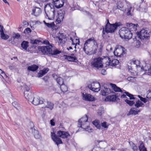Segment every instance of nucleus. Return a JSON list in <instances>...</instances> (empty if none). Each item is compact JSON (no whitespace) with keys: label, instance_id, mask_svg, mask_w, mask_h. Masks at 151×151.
I'll list each match as a JSON object with an SVG mask.
<instances>
[{"label":"nucleus","instance_id":"f257e3e1","mask_svg":"<svg viewBox=\"0 0 151 151\" xmlns=\"http://www.w3.org/2000/svg\"><path fill=\"white\" fill-rule=\"evenodd\" d=\"M53 1L54 5L49 3L47 4L44 7L46 15L50 19H54L56 9L62 7L64 3L63 0H53Z\"/></svg>","mask_w":151,"mask_h":151},{"label":"nucleus","instance_id":"f03ea898","mask_svg":"<svg viewBox=\"0 0 151 151\" xmlns=\"http://www.w3.org/2000/svg\"><path fill=\"white\" fill-rule=\"evenodd\" d=\"M57 134L58 136L54 133L53 131L51 132V138L57 145L59 144L63 143L61 139L59 137L65 139L67 138L70 136L68 132L60 130L58 131Z\"/></svg>","mask_w":151,"mask_h":151},{"label":"nucleus","instance_id":"7ed1b4c3","mask_svg":"<svg viewBox=\"0 0 151 151\" xmlns=\"http://www.w3.org/2000/svg\"><path fill=\"white\" fill-rule=\"evenodd\" d=\"M95 40L94 38L92 37L86 40L84 44L83 50L86 54L88 55L94 54L96 53L95 49L92 50V46L94 45Z\"/></svg>","mask_w":151,"mask_h":151},{"label":"nucleus","instance_id":"20e7f679","mask_svg":"<svg viewBox=\"0 0 151 151\" xmlns=\"http://www.w3.org/2000/svg\"><path fill=\"white\" fill-rule=\"evenodd\" d=\"M52 45L47 46H42L38 47L40 51L43 54H50L52 55H55L59 54L60 52L57 49L53 50Z\"/></svg>","mask_w":151,"mask_h":151},{"label":"nucleus","instance_id":"39448f33","mask_svg":"<svg viewBox=\"0 0 151 151\" xmlns=\"http://www.w3.org/2000/svg\"><path fill=\"white\" fill-rule=\"evenodd\" d=\"M108 59V58L104 57L103 58L100 57L94 58L92 60L91 62V65L93 68L97 69L102 68L106 60Z\"/></svg>","mask_w":151,"mask_h":151},{"label":"nucleus","instance_id":"423d86ee","mask_svg":"<svg viewBox=\"0 0 151 151\" xmlns=\"http://www.w3.org/2000/svg\"><path fill=\"white\" fill-rule=\"evenodd\" d=\"M122 25V23L120 22H116L113 24L107 23L105 27L103 28V37H104L106 33L114 32L117 27Z\"/></svg>","mask_w":151,"mask_h":151},{"label":"nucleus","instance_id":"0eeeda50","mask_svg":"<svg viewBox=\"0 0 151 151\" xmlns=\"http://www.w3.org/2000/svg\"><path fill=\"white\" fill-rule=\"evenodd\" d=\"M120 37L122 38L129 39L132 37V34L130 31L126 27H123L119 30V32Z\"/></svg>","mask_w":151,"mask_h":151},{"label":"nucleus","instance_id":"6e6552de","mask_svg":"<svg viewBox=\"0 0 151 151\" xmlns=\"http://www.w3.org/2000/svg\"><path fill=\"white\" fill-rule=\"evenodd\" d=\"M151 35L150 31L148 28H145L142 29L138 33V36L141 39H148Z\"/></svg>","mask_w":151,"mask_h":151},{"label":"nucleus","instance_id":"1a4fd4ad","mask_svg":"<svg viewBox=\"0 0 151 151\" xmlns=\"http://www.w3.org/2000/svg\"><path fill=\"white\" fill-rule=\"evenodd\" d=\"M88 118L87 115L82 117L78 121L79 124L78 127H81L84 129L86 131H88L89 132H91L93 131V129L91 128L90 127L87 126L86 127L84 126L85 123L87 122Z\"/></svg>","mask_w":151,"mask_h":151},{"label":"nucleus","instance_id":"9d476101","mask_svg":"<svg viewBox=\"0 0 151 151\" xmlns=\"http://www.w3.org/2000/svg\"><path fill=\"white\" fill-rule=\"evenodd\" d=\"M125 49L123 47L119 46L116 48L114 52L115 56L120 58L122 57L125 53Z\"/></svg>","mask_w":151,"mask_h":151},{"label":"nucleus","instance_id":"9b49d317","mask_svg":"<svg viewBox=\"0 0 151 151\" xmlns=\"http://www.w3.org/2000/svg\"><path fill=\"white\" fill-rule=\"evenodd\" d=\"M88 88L95 92H98L100 89V84L97 81L93 82L88 85Z\"/></svg>","mask_w":151,"mask_h":151},{"label":"nucleus","instance_id":"f8f14e48","mask_svg":"<svg viewBox=\"0 0 151 151\" xmlns=\"http://www.w3.org/2000/svg\"><path fill=\"white\" fill-rule=\"evenodd\" d=\"M30 97H31V99L32 100H31L30 99H26L28 100L29 101L35 105H38L39 104H42L43 103V101L42 100H40V98L39 97H31V96H30Z\"/></svg>","mask_w":151,"mask_h":151},{"label":"nucleus","instance_id":"ddd939ff","mask_svg":"<svg viewBox=\"0 0 151 151\" xmlns=\"http://www.w3.org/2000/svg\"><path fill=\"white\" fill-rule=\"evenodd\" d=\"M83 99V100L88 101H94L95 98L93 96L90 94L85 93H83L82 94Z\"/></svg>","mask_w":151,"mask_h":151},{"label":"nucleus","instance_id":"4468645a","mask_svg":"<svg viewBox=\"0 0 151 151\" xmlns=\"http://www.w3.org/2000/svg\"><path fill=\"white\" fill-rule=\"evenodd\" d=\"M23 86L24 88V89L25 90V91L24 92V96L25 98L26 99H30L31 100L32 99H31V98L28 97V95H31V93L29 91V87L25 84H24Z\"/></svg>","mask_w":151,"mask_h":151},{"label":"nucleus","instance_id":"2eb2a0df","mask_svg":"<svg viewBox=\"0 0 151 151\" xmlns=\"http://www.w3.org/2000/svg\"><path fill=\"white\" fill-rule=\"evenodd\" d=\"M41 12V11L40 8L35 7L32 9V14L37 17L40 14Z\"/></svg>","mask_w":151,"mask_h":151},{"label":"nucleus","instance_id":"dca6fc26","mask_svg":"<svg viewBox=\"0 0 151 151\" xmlns=\"http://www.w3.org/2000/svg\"><path fill=\"white\" fill-rule=\"evenodd\" d=\"M64 56L65 59L70 62H76L78 61L77 58L76 56H71L66 55H64Z\"/></svg>","mask_w":151,"mask_h":151},{"label":"nucleus","instance_id":"f3484780","mask_svg":"<svg viewBox=\"0 0 151 151\" xmlns=\"http://www.w3.org/2000/svg\"><path fill=\"white\" fill-rule=\"evenodd\" d=\"M140 111V109H136L134 108H131L127 114V115H135Z\"/></svg>","mask_w":151,"mask_h":151},{"label":"nucleus","instance_id":"a211bd4d","mask_svg":"<svg viewBox=\"0 0 151 151\" xmlns=\"http://www.w3.org/2000/svg\"><path fill=\"white\" fill-rule=\"evenodd\" d=\"M49 70L48 68H44L43 70H40L39 73H38V77H41L46 73Z\"/></svg>","mask_w":151,"mask_h":151},{"label":"nucleus","instance_id":"6ab92c4d","mask_svg":"<svg viewBox=\"0 0 151 151\" xmlns=\"http://www.w3.org/2000/svg\"><path fill=\"white\" fill-rule=\"evenodd\" d=\"M126 25L129 28L132 30L136 31L137 30V26H138V25L136 24L135 25V24L132 23H127Z\"/></svg>","mask_w":151,"mask_h":151},{"label":"nucleus","instance_id":"aec40b11","mask_svg":"<svg viewBox=\"0 0 151 151\" xmlns=\"http://www.w3.org/2000/svg\"><path fill=\"white\" fill-rule=\"evenodd\" d=\"M110 92V89L104 87L102 88L101 93L103 96H106L108 95Z\"/></svg>","mask_w":151,"mask_h":151},{"label":"nucleus","instance_id":"412c9836","mask_svg":"<svg viewBox=\"0 0 151 151\" xmlns=\"http://www.w3.org/2000/svg\"><path fill=\"white\" fill-rule=\"evenodd\" d=\"M44 104L45 105V107L49 108L51 110L53 109V108L54 104L53 103L50 102L44 101Z\"/></svg>","mask_w":151,"mask_h":151},{"label":"nucleus","instance_id":"4be33fe9","mask_svg":"<svg viewBox=\"0 0 151 151\" xmlns=\"http://www.w3.org/2000/svg\"><path fill=\"white\" fill-rule=\"evenodd\" d=\"M117 97L115 95H112L107 96L105 99V100L107 101H115Z\"/></svg>","mask_w":151,"mask_h":151},{"label":"nucleus","instance_id":"5701e85b","mask_svg":"<svg viewBox=\"0 0 151 151\" xmlns=\"http://www.w3.org/2000/svg\"><path fill=\"white\" fill-rule=\"evenodd\" d=\"M38 66L34 64L28 67L27 70L29 71H36L38 68Z\"/></svg>","mask_w":151,"mask_h":151},{"label":"nucleus","instance_id":"b1692460","mask_svg":"<svg viewBox=\"0 0 151 151\" xmlns=\"http://www.w3.org/2000/svg\"><path fill=\"white\" fill-rule=\"evenodd\" d=\"M134 101H135V103L134 104V106L137 108L144 106V104L138 99L134 100Z\"/></svg>","mask_w":151,"mask_h":151},{"label":"nucleus","instance_id":"393cba45","mask_svg":"<svg viewBox=\"0 0 151 151\" xmlns=\"http://www.w3.org/2000/svg\"><path fill=\"white\" fill-rule=\"evenodd\" d=\"M110 85L115 91L122 92V91L120 88L117 86L115 84L111 83L110 84Z\"/></svg>","mask_w":151,"mask_h":151},{"label":"nucleus","instance_id":"a878e982","mask_svg":"<svg viewBox=\"0 0 151 151\" xmlns=\"http://www.w3.org/2000/svg\"><path fill=\"white\" fill-rule=\"evenodd\" d=\"M125 94H123L122 95L121 97V98H126V95L129 97L130 99H135V98L134 97V96L131 94H129L128 92H125Z\"/></svg>","mask_w":151,"mask_h":151},{"label":"nucleus","instance_id":"bb28decb","mask_svg":"<svg viewBox=\"0 0 151 151\" xmlns=\"http://www.w3.org/2000/svg\"><path fill=\"white\" fill-rule=\"evenodd\" d=\"M29 43L27 41H23L22 42L21 45L22 47L25 50H27V48L28 46Z\"/></svg>","mask_w":151,"mask_h":151},{"label":"nucleus","instance_id":"cd10ccee","mask_svg":"<svg viewBox=\"0 0 151 151\" xmlns=\"http://www.w3.org/2000/svg\"><path fill=\"white\" fill-rule=\"evenodd\" d=\"M119 63V61L116 59L111 60V66H115Z\"/></svg>","mask_w":151,"mask_h":151},{"label":"nucleus","instance_id":"c85d7f7f","mask_svg":"<svg viewBox=\"0 0 151 151\" xmlns=\"http://www.w3.org/2000/svg\"><path fill=\"white\" fill-rule=\"evenodd\" d=\"M129 143L130 146L132 147V149L134 151H138L137 147L132 142L130 141L129 142Z\"/></svg>","mask_w":151,"mask_h":151},{"label":"nucleus","instance_id":"c756f323","mask_svg":"<svg viewBox=\"0 0 151 151\" xmlns=\"http://www.w3.org/2000/svg\"><path fill=\"white\" fill-rule=\"evenodd\" d=\"M105 58H107L108 59H106V61L104 62V63H105L106 67H107L109 66H111V59L110 58L108 57H105Z\"/></svg>","mask_w":151,"mask_h":151},{"label":"nucleus","instance_id":"7c9ffc66","mask_svg":"<svg viewBox=\"0 0 151 151\" xmlns=\"http://www.w3.org/2000/svg\"><path fill=\"white\" fill-rule=\"evenodd\" d=\"M139 149L140 151H147L142 142H141L140 145L139 147Z\"/></svg>","mask_w":151,"mask_h":151},{"label":"nucleus","instance_id":"2f4dec72","mask_svg":"<svg viewBox=\"0 0 151 151\" xmlns=\"http://www.w3.org/2000/svg\"><path fill=\"white\" fill-rule=\"evenodd\" d=\"M60 89L63 92H66L68 90V87L65 85L63 84L60 85Z\"/></svg>","mask_w":151,"mask_h":151},{"label":"nucleus","instance_id":"473e14b6","mask_svg":"<svg viewBox=\"0 0 151 151\" xmlns=\"http://www.w3.org/2000/svg\"><path fill=\"white\" fill-rule=\"evenodd\" d=\"M1 37L3 39L7 40L9 37V36L8 35L4 33V31L1 33Z\"/></svg>","mask_w":151,"mask_h":151},{"label":"nucleus","instance_id":"72a5a7b5","mask_svg":"<svg viewBox=\"0 0 151 151\" xmlns=\"http://www.w3.org/2000/svg\"><path fill=\"white\" fill-rule=\"evenodd\" d=\"M134 65H135L137 68H140L141 66L140 65V62L138 60H133L132 61Z\"/></svg>","mask_w":151,"mask_h":151},{"label":"nucleus","instance_id":"f704fd0d","mask_svg":"<svg viewBox=\"0 0 151 151\" xmlns=\"http://www.w3.org/2000/svg\"><path fill=\"white\" fill-rule=\"evenodd\" d=\"M34 135L35 138L36 139H40L41 137L38 131L37 130H34Z\"/></svg>","mask_w":151,"mask_h":151},{"label":"nucleus","instance_id":"c9c22d12","mask_svg":"<svg viewBox=\"0 0 151 151\" xmlns=\"http://www.w3.org/2000/svg\"><path fill=\"white\" fill-rule=\"evenodd\" d=\"M57 83L60 85H62L63 84V79L60 77H59L56 79Z\"/></svg>","mask_w":151,"mask_h":151},{"label":"nucleus","instance_id":"e433bc0d","mask_svg":"<svg viewBox=\"0 0 151 151\" xmlns=\"http://www.w3.org/2000/svg\"><path fill=\"white\" fill-rule=\"evenodd\" d=\"M43 22L45 24L48 28H51L54 27L55 25L53 22H52L50 23H46L45 21H43Z\"/></svg>","mask_w":151,"mask_h":151},{"label":"nucleus","instance_id":"4c0bfd02","mask_svg":"<svg viewBox=\"0 0 151 151\" xmlns=\"http://www.w3.org/2000/svg\"><path fill=\"white\" fill-rule=\"evenodd\" d=\"M99 123V121L97 120H95L93 122V124L98 129H100V125Z\"/></svg>","mask_w":151,"mask_h":151},{"label":"nucleus","instance_id":"58836bf2","mask_svg":"<svg viewBox=\"0 0 151 151\" xmlns=\"http://www.w3.org/2000/svg\"><path fill=\"white\" fill-rule=\"evenodd\" d=\"M64 16L63 13L62 14H59L58 13V20L61 22L63 21L64 18Z\"/></svg>","mask_w":151,"mask_h":151},{"label":"nucleus","instance_id":"ea45409f","mask_svg":"<svg viewBox=\"0 0 151 151\" xmlns=\"http://www.w3.org/2000/svg\"><path fill=\"white\" fill-rule=\"evenodd\" d=\"M125 101L127 104L129 105L130 106H132L135 103V101H130L127 99L125 100Z\"/></svg>","mask_w":151,"mask_h":151},{"label":"nucleus","instance_id":"a19ab883","mask_svg":"<svg viewBox=\"0 0 151 151\" xmlns=\"http://www.w3.org/2000/svg\"><path fill=\"white\" fill-rule=\"evenodd\" d=\"M56 39L59 44L63 43V40L62 38H61L60 36H56Z\"/></svg>","mask_w":151,"mask_h":151},{"label":"nucleus","instance_id":"79ce46f5","mask_svg":"<svg viewBox=\"0 0 151 151\" xmlns=\"http://www.w3.org/2000/svg\"><path fill=\"white\" fill-rule=\"evenodd\" d=\"M138 97L140 99V100L144 103H146L147 101V99H146L145 98H143L140 96H138Z\"/></svg>","mask_w":151,"mask_h":151},{"label":"nucleus","instance_id":"37998d69","mask_svg":"<svg viewBox=\"0 0 151 151\" xmlns=\"http://www.w3.org/2000/svg\"><path fill=\"white\" fill-rule=\"evenodd\" d=\"M17 103V102L14 101L12 103V104L17 109L19 110L20 109V108L19 106H18V105H16Z\"/></svg>","mask_w":151,"mask_h":151},{"label":"nucleus","instance_id":"c03bdc74","mask_svg":"<svg viewBox=\"0 0 151 151\" xmlns=\"http://www.w3.org/2000/svg\"><path fill=\"white\" fill-rule=\"evenodd\" d=\"M123 7V6L122 5V4L120 3V4H119L118 3V5L116 6L115 9H118L121 10H122Z\"/></svg>","mask_w":151,"mask_h":151},{"label":"nucleus","instance_id":"a18cd8bd","mask_svg":"<svg viewBox=\"0 0 151 151\" xmlns=\"http://www.w3.org/2000/svg\"><path fill=\"white\" fill-rule=\"evenodd\" d=\"M147 99L151 98V91L150 90H148L147 92Z\"/></svg>","mask_w":151,"mask_h":151},{"label":"nucleus","instance_id":"49530a36","mask_svg":"<svg viewBox=\"0 0 151 151\" xmlns=\"http://www.w3.org/2000/svg\"><path fill=\"white\" fill-rule=\"evenodd\" d=\"M97 112L99 115H101L104 113V110L101 107L99 108Z\"/></svg>","mask_w":151,"mask_h":151},{"label":"nucleus","instance_id":"de8ad7c7","mask_svg":"<svg viewBox=\"0 0 151 151\" xmlns=\"http://www.w3.org/2000/svg\"><path fill=\"white\" fill-rule=\"evenodd\" d=\"M31 32V29L29 28H27L24 31V33H29Z\"/></svg>","mask_w":151,"mask_h":151},{"label":"nucleus","instance_id":"09e8293b","mask_svg":"<svg viewBox=\"0 0 151 151\" xmlns=\"http://www.w3.org/2000/svg\"><path fill=\"white\" fill-rule=\"evenodd\" d=\"M20 36L19 33H17L16 34H15L14 35H13V37L14 39L15 38L18 39L19 38Z\"/></svg>","mask_w":151,"mask_h":151},{"label":"nucleus","instance_id":"8fccbe9b","mask_svg":"<svg viewBox=\"0 0 151 151\" xmlns=\"http://www.w3.org/2000/svg\"><path fill=\"white\" fill-rule=\"evenodd\" d=\"M132 9V7L131 6H130L129 8H128L127 9V14L128 15H130L131 14V13H130V10H131V9Z\"/></svg>","mask_w":151,"mask_h":151},{"label":"nucleus","instance_id":"3c124183","mask_svg":"<svg viewBox=\"0 0 151 151\" xmlns=\"http://www.w3.org/2000/svg\"><path fill=\"white\" fill-rule=\"evenodd\" d=\"M72 44L73 45H75V47H74L75 48V49H76V46L77 45V44L78 45H79V40H78V43H77V42H76V43H74L73 42V41H72Z\"/></svg>","mask_w":151,"mask_h":151},{"label":"nucleus","instance_id":"603ef678","mask_svg":"<svg viewBox=\"0 0 151 151\" xmlns=\"http://www.w3.org/2000/svg\"><path fill=\"white\" fill-rule=\"evenodd\" d=\"M101 126L104 127L105 128H106L107 127V126L106 125V122H104L103 123H102L101 124Z\"/></svg>","mask_w":151,"mask_h":151},{"label":"nucleus","instance_id":"864d4df0","mask_svg":"<svg viewBox=\"0 0 151 151\" xmlns=\"http://www.w3.org/2000/svg\"><path fill=\"white\" fill-rule=\"evenodd\" d=\"M148 74L149 75H151V66L148 70Z\"/></svg>","mask_w":151,"mask_h":151},{"label":"nucleus","instance_id":"5fc2aeb1","mask_svg":"<svg viewBox=\"0 0 151 151\" xmlns=\"http://www.w3.org/2000/svg\"><path fill=\"white\" fill-rule=\"evenodd\" d=\"M43 42L46 45H50V43L47 40L44 41Z\"/></svg>","mask_w":151,"mask_h":151},{"label":"nucleus","instance_id":"6e6d98bb","mask_svg":"<svg viewBox=\"0 0 151 151\" xmlns=\"http://www.w3.org/2000/svg\"><path fill=\"white\" fill-rule=\"evenodd\" d=\"M38 42L37 40H35L34 41H31V42L33 44H37Z\"/></svg>","mask_w":151,"mask_h":151},{"label":"nucleus","instance_id":"4d7b16f0","mask_svg":"<svg viewBox=\"0 0 151 151\" xmlns=\"http://www.w3.org/2000/svg\"><path fill=\"white\" fill-rule=\"evenodd\" d=\"M106 72V70L104 69H103L101 70V73L102 74H103V75L105 74Z\"/></svg>","mask_w":151,"mask_h":151},{"label":"nucleus","instance_id":"13d9d810","mask_svg":"<svg viewBox=\"0 0 151 151\" xmlns=\"http://www.w3.org/2000/svg\"><path fill=\"white\" fill-rule=\"evenodd\" d=\"M3 26L0 24V32L1 33L3 31Z\"/></svg>","mask_w":151,"mask_h":151},{"label":"nucleus","instance_id":"bf43d9fd","mask_svg":"<svg viewBox=\"0 0 151 151\" xmlns=\"http://www.w3.org/2000/svg\"><path fill=\"white\" fill-rule=\"evenodd\" d=\"M127 79L128 81H130L132 80V79H134V78L132 77H128Z\"/></svg>","mask_w":151,"mask_h":151},{"label":"nucleus","instance_id":"052dcab7","mask_svg":"<svg viewBox=\"0 0 151 151\" xmlns=\"http://www.w3.org/2000/svg\"><path fill=\"white\" fill-rule=\"evenodd\" d=\"M50 123L51 125L52 126H54L55 124V123L54 122H53L52 120H50Z\"/></svg>","mask_w":151,"mask_h":151},{"label":"nucleus","instance_id":"680f3d73","mask_svg":"<svg viewBox=\"0 0 151 151\" xmlns=\"http://www.w3.org/2000/svg\"><path fill=\"white\" fill-rule=\"evenodd\" d=\"M136 43H137V45H138V46H137L136 47H138L139 46H140V42L139 41H137Z\"/></svg>","mask_w":151,"mask_h":151},{"label":"nucleus","instance_id":"e2e57ef3","mask_svg":"<svg viewBox=\"0 0 151 151\" xmlns=\"http://www.w3.org/2000/svg\"><path fill=\"white\" fill-rule=\"evenodd\" d=\"M3 1L5 3H7L9 5V3L6 0H3Z\"/></svg>","mask_w":151,"mask_h":151},{"label":"nucleus","instance_id":"0e129e2a","mask_svg":"<svg viewBox=\"0 0 151 151\" xmlns=\"http://www.w3.org/2000/svg\"><path fill=\"white\" fill-rule=\"evenodd\" d=\"M30 96H31V97H33V94L32 93H31V95H28V97H29V98H31V97H30Z\"/></svg>","mask_w":151,"mask_h":151},{"label":"nucleus","instance_id":"69168bd1","mask_svg":"<svg viewBox=\"0 0 151 151\" xmlns=\"http://www.w3.org/2000/svg\"><path fill=\"white\" fill-rule=\"evenodd\" d=\"M148 102V104H149L151 103V100L150 99H147V101Z\"/></svg>","mask_w":151,"mask_h":151},{"label":"nucleus","instance_id":"338daca9","mask_svg":"<svg viewBox=\"0 0 151 151\" xmlns=\"http://www.w3.org/2000/svg\"><path fill=\"white\" fill-rule=\"evenodd\" d=\"M4 73V71H3L1 69H0V74Z\"/></svg>","mask_w":151,"mask_h":151},{"label":"nucleus","instance_id":"774afa93","mask_svg":"<svg viewBox=\"0 0 151 151\" xmlns=\"http://www.w3.org/2000/svg\"><path fill=\"white\" fill-rule=\"evenodd\" d=\"M67 49L68 50H69L70 49H72V47H70L69 48H67Z\"/></svg>","mask_w":151,"mask_h":151}]
</instances>
